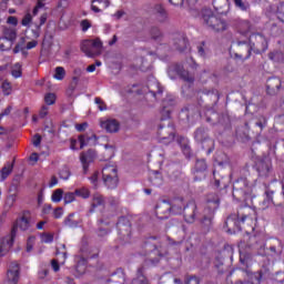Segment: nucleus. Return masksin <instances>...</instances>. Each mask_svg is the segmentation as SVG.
<instances>
[{"instance_id":"14","label":"nucleus","mask_w":284,"mask_h":284,"mask_svg":"<svg viewBox=\"0 0 284 284\" xmlns=\"http://www.w3.org/2000/svg\"><path fill=\"white\" fill-rule=\"evenodd\" d=\"M10 267L11 268L7 273V278H8L9 283L17 284V283H19V277H20L19 263L13 262V263H11Z\"/></svg>"},{"instance_id":"31","label":"nucleus","mask_w":284,"mask_h":284,"mask_svg":"<svg viewBox=\"0 0 284 284\" xmlns=\"http://www.w3.org/2000/svg\"><path fill=\"white\" fill-rule=\"evenodd\" d=\"M150 181L151 183H153V185H161V183H163V180L161 179V173H159V171L151 172Z\"/></svg>"},{"instance_id":"27","label":"nucleus","mask_w":284,"mask_h":284,"mask_svg":"<svg viewBox=\"0 0 284 284\" xmlns=\"http://www.w3.org/2000/svg\"><path fill=\"white\" fill-rule=\"evenodd\" d=\"M176 142L179 143V145L181 146L182 152H184V154L186 156H190V145L187 144V139L183 138V136H179L176 139Z\"/></svg>"},{"instance_id":"4","label":"nucleus","mask_w":284,"mask_h":284,"mask_svg":"<svg viewBox=\"0 0 284 284\" xmlns=\"http://www.w3.org/2000/svg\"><path fill=\"white\" fill-rule=\"evenodd\" d=\"M80 49L85 53V57L94 59V57H99L103 52V42L99 38L93 40H83Z\"/></svg>"},{"instance_id":"53","label":"nucleus","mask_w":284,"mask_h":284,"mask_svg":"<svg viewBox=\"0 0 284 284\" xmlns=\"http://www.w3.org/2000/svg\"><path fill=\"white\" fill-rule=\"evenodd\" d=\"M52 241H54V235H52L51 233H43L42 234V242L43 243H52Z\"/></svg>"},{"instance_id":"56","label":"nucleus","mask_w":284,"mask_h":284,"mask_svg":"<svg viewBox=\"0 0 284 284\" xmlns=\"http://www.w3.org/2000/svg\"><path fill=\"white\" fill-rule=\"evenodd\" d=\"M75 130L78 132H85V130H88V122L75 124Z\"/></svg>"},{"instance_id":"18","label":"nucleus","mask_w":284,"mask_h":284,"mask_svg":"<svg viewBox=\"0 0 284 284\" xmlns=\"http://www.w3.org/2000/svg\"><path fill=\"white\" fill-rule=\"evenodd\" d=\"M101 128L112 134L119 132L121 124L116 120H106L104 122H101Z\"/></svg>"},{"instance_id":"16","label":"nucleus","mask_w":284,"mask_h":284,"mask_svg":"<svg viewBox=\"0 0 284 284\" xmlns=\"http://www.w3.org/2000/svg\"><path fill=\"white\" fill-rule=\"evenodd\" d=\"M173 45L179 52H185L189 45L187 39H185L182 34H175L173 36Z\"/></svg>"},{"instance_id":"46","label":"nucleus","mask_w":284,"mask_h":284,"mask_svg":"<svg viewBox=\"0 0 284 284\" xmlns=\"http://www.w3.org/2000/svg\"><path fill=\"white\" fill-rule=\"evenodd\" d=\"M283 58L284 55L280 51H274L268 54V59H271V61H281Z\"/></svg>"},{"instance_id":"20","label":"nucleus","mask_w":284,"mask_h":284,"mask_svg":"<svg viewBox=\"0 0 284 284\" xmlns=\"http://www.w3.org/2000/svg\"><path fill=\"white\" fill-rule=\"evenodd\" d=\"M119 179V169L115 165H105L102 169V180Z\"/></svg>"},{"instance_id":"19","label":"nucleus","mask_w":284,"mask_h":284,"mask_svg":"<svg viewBox=\"0 0 284 284\" xmlns=\"http://www.w3.org/2000/svg\"><path fill=\"white\" fill-rule=\"evenodd\" d=\"M125 283V272L122 268H118L116 272L111 274L110 278L106 281V284H123Z\"/></svg>"},{"instance_id":"47","label":"nucleus","mask_w":284,"mask_h":284,"mask_svg":"<svg viewBox=\"0 0 284 284\" xmlns=\"http://www.w3.org/2000/svg\"><path fill=\"white\" fill-rule=\"evenodd\" d=\"M94 103H97L100 112H105V110H108V105L104 103V101L101 98H95Z\"/></svg>"},{"instance_id":"57","label":"nucleus","mask_w":284,"mask_h":284,"mask_svg":"<svg viewBox=\"0 0 284 284\" xmlns=\"http://www.w3.org/2000/svg\"><path fill=\"white\" fill-rule=\"evenodd\" d=\"M63 216V207H57L53 211V217L54 219H61Z\"/></svg>"},{"instance_id":"29","label":"nucleus","mask_w":284,"mask_h":284,"mask_svg":"<svg viewBox=\"0 0 284 284\" xmlns=\"http://www.w3.org/2000/svg\"><path fill=\"white\" fill-rule=\"evenodd\" d=\"M63 189H57L51 195V201L53 203H61V201H63Z\"/></svg>"},{"instance_id":"43","label":"nucleus","mask_w":284,"mask_h":284,"mask_svg":"<svg viewBox=\"0 0 284 284\" xmlns=\"http://www.w3.org/2000/svg\"><path fill=\"white\" fill-rule=\"evenodd\" d=\"M57 260L63 265L65 263V260L68 258V253L65 251H57L55 252Z\"/></svg>"},{"instance_id":"59","label":"nucleus","mask_w":284,"mask_h":284,"mask_svg":"<svg viewBox=\"0 0 284 284\" xmlns=\"http://www.w3.org/2000/svg\"><path fill=\"white\" fill-rule=\"evenodd\" d=\"M59 263H61L59 260L51 261V267L53 272H59V270H61V266H59Z\"/></svg>"},{"instance_id":"30","label":"nucleus","mask_w":284,"mask_h":284,"mask_svg":"<svg viewBox=\"0 0 284 284\" xmlns=\"http://www.w3.org/2000/svg\"><path fill=\"white\" fill-rule=\"evenodd\" d=\"M64 225H67V227H79V222H77V220H74V213H70L64 219Z\"/></svg>"},{"instance_id":"52","label":"nucleus","mask_w":284,"mask_h":284,"mask_svg":"<svg viewBox=\"0 0 284 284\" xmlns=\"http://www.w3.org/2000/svg\"><path fill=\"white\" fill-rule=\"evenodd\" d=\"M162 134V138H161V143H164L165 145H168V143H172V141H174V133H170L169 136H165Z\"/></svg>"},{"instance_id":"41","label":"nucleus","mask_w":284,"mask_h":284,"mask_svg":"<svg viewBox=\"0 0 284 284\" xmlns=\"http://www.w3.org/2000/svg\"><path fill=\"white\" fill-rule=\"evenodd\" d=\"M207 170V163H205V160H197L195 163V172H205Z\"/></svg>"},{"instance_id":"49","label":"nucleus","mask_w":284,"mask_h":284,"mask_svg":"<svg viewBox=\"0 0 284 284\" xmlns=\"http://www.w3.org/2000/svg\"><path fill=\"white\" fill-rule=\"evenodd\" d=\"M277 19L284 23V2H281L277 7Z\"/></svg>"},{"instance_id":"33","label":"nucleus","mask_w":284,"mask_h":284,"mask_svg":"<svg viewBox=\"0 0 284 284\" xmlns=\"http://www.w3.org/2000/svg\"><path fill=\"white\" fill-rule=\"evenodd\" d=\"M131 284H143V266L138 268L135 277H133Z\"/></svg>"},{"instance_id":"61","label":"nucleus","mask_w":284,"mask_h":284,"mask_svg":"<svg viewBox=\"0 0 284 284\" xmlns=\"http://www.w3.org/2000/svg\"><path fill=\"white\" fill-rule=\"evenodd\" d=\"M251 41H260L261 43H265V38L261 34H253L251 38H250Z\"/></svg>"},{"instance_id":"8","label":"nucleus","mask_w":284,"mask_h":284,"mask_svg":"<svg viewBox=\"0 0 284 284\" xmlns=\"http://www.w3.org/2000/svg\"><path fill=\"white\" fill-rule=\"evenodd\" d=\"M247 215L232 214L226 219L225 226L227 227L229 234H236L241 232V225L245 223Z\"/></svg>"},{"instance_id":"9","label":"nucleus","mask_w":284,"mask_h":284,"mask_svg":"<svg viewBox=\"0 0 284 284\" xmlns=\"http://www.w3.org/2000/svg\"><path fill=\"white\" fill-rule=\"evenodd\" d=\"M95 160L97 151L92 149L80 153V163L82 165L83 174H88V172H90V163H94Z\"/></svg>"},{"instance_id":"10","label":"nucleus","mask_w":284,"mask_h":284,"mask_svg":"<svg viewBox=\"0 0 284 284\" xmlns=\"http://www.w3.org/2000/svg\"><path fill=\"white\" fill-rule=\"evenodd\" d=\"M239 194H242L244 199L252 194V186H250L246 180H240L234 183L233 196H239Z\"/></svg>"},{"instance_id":"1","label":"nucleus","mask_w":284,"mask_h":284,"mask_svg":"<svg viewBox=\"0 0 284 284\" xmlns=\"http://www.w3.org/2000/svg\"><path fill=\"white\" fill-rule=\"evenodd\" d=\"M169 210L172 212V214H181V212H184V221L186 223H194V221L199 219V213L196 212V203L190 202L185 205L183 197L173 200Z\"/></svg>"},{"instance_id":"12","label":"nucleus","mask_w":284,"mask_h":284,"mask_svg":"<svg viewBox=\"0 0 284 284\" xmlns=\"http://www.w3.org/2000/svg\"><path fill=\"white\" fill-rule=\"evenodd\" d=\"M16 239L17 237H13L11 234L0 239V258L6 256V254L12 250Z\"/></svg>"},{"instance_id":"35","label":"nucleus","mask_w":284,"mask_h":284,"mask_svg":"<svg viewBox=\"0 0 284 284\" xmlns=\"http://www.w3.org/2000/svg\"><path fill=\"white\" fill-rule=\"evenodd\" d=\"M77 199V193L75 192H67L63 194V201L64 205H68L70 203H74Z\"/></svg>"},{"instance_id":"5","label":"nucleus","mask_w":284,"mask_h":284,"mask_svg":"<svg viewBox=\"0 0 284 284\" xmlns=\"http://www.w3.org/2000/svg\"><path fill=\"white\" fill-rule=\"evenodd\" d=\"M202 21H204L207 28H211V30H215L216 32H221L227 28V23L214 16L210 9L202 10Z\"/></svg>"},{"instance_id":"37","label":"nucleus","mask_w":284,"mask_h":284,"mask_svg":"<svg viewBox=\"0 0 284 284\" xmlns=\"http://www.w3.org/2000/svg\"><path fill=\"white\" fill-rule=\"evenodd\" d=\"M53 77L57 81H63V79H65V69L63 67H57Z\"/></svg>"},{"instance_id":"54","label":"nucleus","mask_w":284,"mask_h":284,"mask_svg":"<svg viewBox=\"0 0 284 284\" xmlns=\"http://www.w3.org/2000/svg\"><path fill=\"white\" fill-rule=\"evenodd\" d=\"M265 194L267 203H274V191L268 189L265 191Z\"/></svg>"},{"instance_id":"2","label":"nucleus","mask_w":284,"mask_h":284,"mask_svg":"<svg viewBox=\"0 0 284 284\" xmlns=\"http://www.w3.org/2000/svg\"><path fill=\"white\" fill-rule=\"evenodd\" d=\"M240 247V262L242 265H247V261L252 260V256H263L265 254V244L256 243L245 248V245L241 243Z\"/></svg>"},{"instance_id":"6","label":"nucleus","mask_w":284,"mask_h":284,"mask_svg":"<svg viewBox=\"0 0 284 284\" xmlns=\"http://www.w3.org/2000/svg\"><path fill=\"white\" fill-rule=\"evenodd\" d=\"M118 236L122 243L132 241V223L126 216H121L116 223Z\"/></svg>"},{"instance_id":"45","label":"nucleus","mask_w":284,"mask_h":284,"mask_svg":"<svg viewBox=\"0 0 284 284\" xmlns=\"http://www.w3.org/2000/svg\"><path fill=\"white\" fill-rule=\"evenodd\" d=\"M32 23V14L31 13H26L24 17L21 20V26L24 28H28Z\"/></svg>"},{"instance_id":"23","label":"nucleus","mask_w":284,"mask_h":284,"mask_svg":"<svg viewBox=\"0 0 284 284\" xmlns=\"http://www.w3.org/2000/svg\"><path fill=\"white\" fill-rule=\"evenodd\" d=\"M12 170H14V160L12 162H7L4 166L0 171V181H6L10 174H12Z\"/></svg>"},{"instance_id":"63","label":"nucleus","mask_w":284,"mask_h":284,"mask_svg":"<svg viewBox=\"0 0 284 284\" xmlns=\"http://www.w3.org/2000/svg\"><path fill=\"white\" fill-rule=\"evenodd\" d=\"M7 21L8 23H10V26H18L19 23V20L17 19V17H12V16H10Z\"/></svg>"},{"instance_id":"62","label":"nucleus","mask_w":284,"mask_h":284,"mask_svg":"<svg viewBox=\"0 0 284 284\" xmlns=\"http://www.w3.org/2000/svg\"><path fill=\"white\" fill-rule=\"evenodd\" d=\"M105 151L108 152V154H110L109 159H112L114 156V151H115L114 146L106 144L105 145Z\"/></svg>"},{"instance_id":"34","label":"nucleus","mask_w":284,"mask_h":284,"mask_svg":"<svg viewBox=\"0 0 284 284\" xmlns=\"http://www.w3.org/2000/svg\"><path fill=\"white\" fill-rule=\"evenodd\" d=\"M1 90L4 97H10L12 94V84L6 80L1 84Z\"/></svg>"},{"instance_id":"7","label":"nucleus","mask_w":284,"mask_h":284,"mask_svg":"<svg viewBox=\"0 0 284 284\" xmlns=\"http://www.w3.org/2000/svg\"><path fill=\"white\" fill-rule=\"evenodd\" d=\"M212 196L213 199H207V206L204 209V215L202 217H199L200 222L203 223V225H210V223H212L214 212L219 210V203H221V201L219 200V195Z\"/></svg>"},{"instance_id":"25","label":"nucleus","mask_w":284,"mask_h":284,"mask_svg":"<svg viewBox=\"0 0 284 284\" xmlns=\"http://www.w3.org/2000/svg\"><path fill=\"white\" fill-rule=\"evenodd\" d=\"M102 181L106 190H116L119 187V178H109Z\"/></svg>"},{"instance_id":"26","label":"nucleus","mask_w":284,"mask_h":284,"mask_svg":"<svg viewBox=\"0 0 284 284\" xmlns=\"http://www.w3.org/2000/svg\"><path fill=\"white\" fill-rule=\"evenodd\" d=\"M11 75L13 77V79H21L23 77V67L21 65V63L17 62L16 64H13L11 69Z\"/></svg>"},{"instance_id":"44","label":"nucleus","mask_w":284,"mask_h":284,"mask_svg":"<svg viewBox=\"0 0 284 284\" xmlns=\"http://www.w3.org/2000/svg\"><path fill=\"white\" fill-rule=\"evenodd\" d=\"M78 141L80 143V150H83V148L88 145V141H90V138H88V135L85 134H81L79 135Z\"/></svg>"},{"instance_id":"3","label":"nucleus","mask_w":284,"mask_h":284,"mask_svg":"<svg viewBox=\"0 0 284 284\" xmlns=\"http://www.w3.org/2000/svg\"><path fill=\"white\" fill-rule=\"evenodd\" d=\"M32 227V212L29 210L22 211L12 224L10 234L17 239V232H28Z\"/></svg>"},{"instance_id":"17","label":"nucleus","mask_w":284,"mask_h":284,"mask_svg":"<svg viewBox=\"0 0 284 284\" xmlns=\"http://www.w3.org/2000/svg\"><path fill=\"white\" fill-rule=\"evenodd\" d=\"M257 172L260 176H270L272 172V160H262L257 165Z\"/></svg>"},{"instance_id":"60","label":"nucleus","mask_w":284,"mask_h":284,"mask_svg":"<svg viewBox=\"0 0 284 284\" xmlns=\"http://www.w3.org/2000/svg\"><path fill=\"white\" fill-rule=\"evenodd\" d=\"M39 45V41L32 40L26 44L27 50H34Z\"/></svg>"},{"instance_id":"42","label":"nucleus","mask_w":284,"mask_h":284,"mask_svg":"<svg viewBox=\"0 0 284 284\" xmlns=\"http://www.w3.org/2000/svg\"><path fill=\"white\" fill-rule=\"evenodd\" d=\"M44 103H47V105H54V103H57V95L54 93H47Z\"/></svg>"},{"instance_id":"13","label":"nucleus","mask_w":284,"mask_h":284,"mask_svg":"<svg viewBox=\"0 0 284 284\" xmlns=\"http://www.w3.org/2000/svg\"><path fill=\"white\" fill-rule=\"evenodd\" d=\"M145 88L152 99H156V94H161L163 92V90H161V84H159V81H156V78L154 77H150Z\"/></svg>"},{"instance_id":"48","label":"nucleus","mask_w":284,"mask_h":284,"mask_svg":"<svg viewBox=\"0 0 284 284\" xmlns=\"http://www.w3.org/2000/svg\"><path fill=\"white\" fill-rule=\"evenodd\" d=\"M180 75L182 77V79H183L184 81H187L189 83H192V82L194 81V77H192V75L190 74V72H187V71H185V70L180 71Z\"/></svg>"},{"instance_id":"39","label":"nucleus","mask_w":284,"mask_h":284,"mask_svg":"<svg viewBox=\"0 0 284 284\" xmlns=\"http://www.w3.org/2000/svg\"><path fill=\"white\" fill-rule=\"evenodd\" d=\"M59 176L60 179H62L63 181H68V179H70V176H72V172H70V168L68 166H63L60 172H59Z\"/></svg>"},{"instance_id":"11","label":"nucleus","mask_w":284,"mask_h":284,"mask_svg":"<svg viewBox=\"0 0 284 284\" xmlns=\"http://www.w3.org/2000/svg\"><path fill=\"white\" fill-rule=\"evenodd\" d=\"M176 105V98L172 94L166 95V98L162 101V116L163 119H170V114L172 110L170 108Z\"/></svg>"},{"instance_id":"40","label":"nucleus","mask_w":284,"mask_h":284,"mask_svg":"<svg viewBox=\"0 0 284 284\" xmlns=\"http://www.w3.org/2000/svg\"><path fill=\"white\" fill-rule=\"evenodd\" d=\"M75 196H80L81 199H90V189H78L75 190Z\"/></svg>"},{"instance_id":"51","label":"nucleus","mask_w":284,"mask_h":284,"mask_svg":"<svg viewBox=\"0 0 284 284\" xmlns=\"http://www.w3.org/2000/svg\"><path fill=\"white\" fill-rule=\"evenodd\" d=\"M80 26L82 28V32H88L89 28H92V23L88 19L82 20Z\"/></svg>"},{"instance_id":"28","label":"nucleus","mask_w":284,"mask_h":284,"mask_svg":"<svg viewBox=\"0 0 284 284\" xmlns=\"http://www.w3.org/2000/svg\"><path fill=\"white\" fill-rule=\"evenodd\" d=\"M149 37H151L153 41H161V39H163V33L161 32V29H159L158 27H152L149 30Z\"/></svg>"},{"instance_id":"32","label":"nucleus","mask_w":284,"mask_h":284,"mask_svg":"<svg viewBox=\"0 0 284 284\" xmlns=\"http://www.w3.org/2000/svg\"><path fill=\"white\" fill-rule=\"evenodd\" d=\"M89 181L93 187V190H99L100 184H99V171H94L92 175L89 178Z\"/></svg>"},{"instance_id":"38","label":"nucleus","mask_w":284,"mask_h":284,"mask_svg":"<svg viewBox=\"0 0 284 284\" xmlns=\"http://www.w3.org/2000/svg\"><path fill=\"white\" fill-rule=\"evenodd\" d=\"M236 8L242 10L243 12L250 10V3L245 0H233Z\"/></svg>"},{"instance_id":"22","label":"nucleus","mask_w":284,"mask_h":284,"mask_svg":"<svg viewBox=\"0 0 284 284\" xmlns=\"http://www.w3.org/2000/svg\"><path fill=\"white\" fill-rule=\"evenodd\" d=\"M95 3H99V6H102V8L105 10L106 8H110V0H91V10L95 14H99L100 12H103L99 6Z\"/></svg>"},{"instance_id":"55","label":"nucleus","mask_w":284,"mask_h":284,"mask_svg":"<svg viewBox=\"0 0 284 284\" xmlns=\"http://www.w3.org/2000/svg\"><path fill=\"white\" fill-rule=\"evenodd\" d=\"M50 108L43 105L39 112V116L40 119H45L48 116V112H49Z\"/></svg>"},{"instance_id":"15","label":"nucleus","mask_w":284,"mask_h":284,"mask_svg":"<svg viewBox=\"0 0 284 284\" xmlns=\"http://www.w3.org/2000/svg\"><path fill=\"white\" fill-rule=\"evenodd\" d=\"M153 17L158 23H168V12L161 4L153 8Z\"/></svg>"},{"instance_id":"58","label":"nucleus","mask_w":284,"mask_h":284,"mask_svg":"<svg viewBox=\"0 0 284 284\" xmlns=\"http://www.w3.org/2000/svg\"><path fill=\"white\" fill-rule=\"evenodd\" d=\"M108 234H110V230H108V229L100 227L98 230V236L100 239H103V236H108Z\"/></svg>"},{"instance_id":"64","label":"nucleus","mask_w":284,"mask_h":284,"mask_svg":"<svg viewBox=\"0 0 284 284\" xmlns=\"http://www.w3.org/2000/svg\"><path fill=\"white\" fill-rule=\"evenodd\" d=\"M33 145L36 148H39V145H41V135H39V134L34 135V138H33Z\"/></svg>"},{"instance_id":"24","label":"nucleus","mask_w":284,"mask_h":284,"mask_svg":"<svg viewBox=\"0 0 284 284\" xmlns=\"http://www.w3.org/2000/svg\"><path fill=\"white\" fill-rule=\"evenodd\" d=\"M266 88H267V90H271L272 92H276V90H281V79H278V78L268 79Z\"/></svg>"},{"instance_id":"21","label":"nucleus","mask_w":284,"mask_h":284,"mask_svg":"<svg viewBox=\"0 0 284 284\" xmlns=\"http://www.w3.org/2000/svg\"><path fill=\"white\" fill-rule=\"evenodd\" d=\"M105 206V197L100 193H94L91 201L90 212H95L97 207Z\"/></svg>"},{"instance_id":"50","label":"nucleus","mask_w":284,"mask_h":284,"mask_svg":"<svg viewBox=\"0 0 284 284\" xmlns=\"http://www.w3.org/2000/svg\"><path fill=\"white\" fill-rule=\"evenodd\" d=\"M196 141H205V129H197L195 131Z\"/></svg>"},{"instance_id":"36","label":"nucleus","mask_w":284,"mask_h":284,"mask_svg":"<svg viewBox=\"0 0 284 284\" xmlns=\"http://www.w3.org/2000/svg\"><path fill=\"white\" fill-rule=\"evenodd\" d=\"M27 50L26 38H21L20 41L13 48V54H19V52Z\"/></svg>"}]
</instances>
